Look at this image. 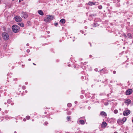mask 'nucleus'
Here are the masks:
<instances>
[{
	"instance_id": "obj_1",
	"label": "nucleus",
	"mask_w": 133,
	"mask_h": 133,
	"mask_svg": "<svg viewBox=\"0 0 133 133\" xmlns=\"http://www.w3.org/2000/svg\"><path fill=\"white\" fill-rule=\"evenodd\" d=\"M54 18V16L52 15H47L46 17L44 19V21L46 22H49Z\"/></svg>"
},
{
	"instance_id": "obj_2",
	"label": "nucleus",
	"mask_w": 133,
	"mask_h": 133,
	"mask_svg": "<svg viewBox=\"0 0 133 133\" xmlns=\"http://www.w3.org/2000/svg\"><path fill=\"white\" fill-rule=\"evenodd\" d=\"M12 29L13 32L15 33L18 32L19 30V27L16 25H13L12 27Z\"/></svg>"
},
{
	"instance_id": "obj_3",
	"label": "nucleus",
	"mask_w": 133,
	"mask_h": 133,
	"mask_svg": "<svg viewBox=\"0 0 133 133\" xmlns=\"http://www.w3.org/2000/svg\"><path fill=\"white\" fill-rule=\"evenodd\" d=\"M2 35L3 39L5 40H8L9 38V35L8 33L6 32L3 33Z\"/></svg>"
},
{
	"instance_id": "obj_4",
	"label": "nucleus",
	"mask_w": 133,
	"mask_h": 133,
	"mask_svg": "<svg viewBox=\"0 0 133 133\" xmlns=\"http://www.w3.org/2000/svg\"><path fill=\"white\" fill-rule=\"evenodd\" d=\"M21 15L22 18H26L28 16V15L27 13L24 12H22L21 13Z\"/></svg>"
},
{
	"instance_id": "obj_5",
	"label": "nucleus",
	"mask_w": 133,
	"mask_h": 133,
	"mask_svg": "<svg viewBox=\"0 0 133 133\" xmlns=\"http://www.w3.org/2000/svg\"><path fill=\"white\" fill-rule=\"evenodd\" d=\"M15 20L17 22H20L21 21L22 19L20 16H16L15 17Z\"/></svg>"
},
{
	"instance_id": "obj_6",
	"label": "nucleus",
	"mask_w": 133,
	"mask_h": 133,
	"mask_svg": "<svg viewBox=\"0 0 133 133\" xmlns=\"http://www.w3.org/2000/svg\"><path fill=\"white\" fill-rule=\"evenodd\" d=\"M124 118H123L122 119H118L117 121V123L120 125H122L124 123L125 121L124 120Z\"/></svg>"
},
{
	"instance_id": "obj_7",
	"label": "nucleus",
	"mask_w": 133,
	"mask_h": 133,
	"mask_svg": "<svg viewBox=\"0 0 133 133\" xmlns=\"http://www.w3.org/2000/svg\"><path fill=\"white\" fill-rule=\"evenodd\" d=\"M132 92V90L131 89H129L127 90L126 92V94L127 95H129L131 94Z\"/></svg>"
},
{
	"instance_id": "obj_8",
	"label": "nucleus",
	"mask_w": 133,
	"mask_h": 133,
	"mask_svg": "<svg viewBox=\"0 0 133 133\" xmlns=\"http://www.w3.org/2000/svg\"><path fill=\"white\" fill-rule=\"evenodd\" d=\"M107 125V123L105 122H103L101 124V127L102 128H105L106 127Z\"/></svg>"
},
{
	"instance_id": "obj_9",
	"label": "nucleus",
	"mask_w": 133,
	"mask_h": 133,
	"mask_svg": "<svg viewBox=\"0 0 133 133\" xmlns=\"http://www.w3.org/2000/svg\"><path fill=\"white\" fill-rule=\"evenodd\" d=\"M131 101L130 99H127L125 100V103L127 104V105H128L131 102Z\"/></svg>"
},
{
	"instance_id": "obj_10",
	"label": "nucleus",
	"mask_w": 133,
	"mask_h": 133,
	"mask_svg": "<svg viewBox=\"0 0 133 133\" xmlns=\"http://www.w3.org/2000/svg\"><path fill=\"white\" fill-rule=\"evenodd\" d=\"M130 113V110H128L125 111V115H128Z\"/></svg>"
},
{
	"instance_id": "obj_11",
	"label": "nucleus",
	"mask_w": 133,
	"mask_h": 133,
	"mask_svg": "<svg viewBox=\"0 0 133 133\" xmlns=\"http://www.w3.org/2000/svg\"><path fill=\"white\" fill-rule=\"evenodd\" d=\"M100 115L102 116H107L106 113L104 111H102L100 113Z\"/></svg>"
},
{
	"instance_id": "obj_12",
	"label": "nucleus",
	"mask_w": 133,
	"mask_h": 133,
	"mask_svg": "<svg viewBox=\"0 0 133 133\" xmlns=\"http://www.w3.org/2000/svg\"><path fill=\"white\" fill-rule=\"evenodd\" d=\"M38 12L39 14L41 15L42 16L44 15L43 11L41 10H38Z\"/></svg>"
},
{
	"instance_id": "obj_13",
	"label": "nucleus",
	"mask_w": 133,
	"mask_h": 133,
	"mask_svg": "<svg viewBox=\"0 0 133 133\" xmlns=\"http://www.w3.org/2000/svg\"><path fill=\"white\" fill-rule=\"evenodd\" d=\"M96 3H93L91 2H89L88 3V4L90 5H96Z\"/></svg>"
},
{
	"instance_id": "obj_14",
	"label": "nucleus",
	"mask_w": 133,
	"mask_h": 133,
	"mask_svg": "<svg viewBox=\"0 0 133 133\" xmlns=\"http://www.w3.org/2000/svg\"><path fill=\"white\" fill-rule=\"evenodd\" d=\"M18 24L19 25H20V26L22 27H24V24L23 23H18Z\"/></svg>"
},
{
	"instance_id": "obj_15",
	"label": "nucleus",
	"mask_w": 133,
	"mask_h": 133,
	"mask_svg": "<svg viewBox=\"0 0 133 133\" xmlns=\"http://www.w3.org/2000/svg\"><path fill=\"white\" fill-rule=\"evenodd\" d=\"M79 123L82 124H84L85 123V122L83 120H80L79 121Z\"/></svg>"
},
{
	"instance_id": "obj_16",
	"label": "nucleus",
	"mask_w": 133,
	"mask_h": 133,
	"mask_svg": "<svg viewBox=\"0 0 133 133\" xmlns=\"http://www.w3.org/2000/svg\"><path fill=\"white\" fill-rule=\"evenodd\" d=\"M60 21L61 22L63 23H65V20L63 19H61Z\"/></svg>"
},
{
	"instance_id": "obj_17",
	"label": "nucleus",
	"mask_w": 133,
	"mask_h": 133,
	"mask_svg": "<svg viewBox=\"0 0 133 133\" xmlns=\"http://www.w3.org/2000/svg\"><path fill=\"white\" fill-rule=\"evenodd\" d=\"M127 36L129 38H131L132 37V36L131 34L130 33H128L127 34Z\"/></svg>"
},
{
	"instance_id": "obj_18",
	"label": "nucleus",
	"mask_w": 133,
	"mask_h": 133,
	"mask_svg": "<svg viewBox=\"0 0 133 133\" xmlns=\"http://www.w3.org/2000/svg\"><path fill=\"white\" fill-rule=\"evenodd\" d=\"M71 106V104L70 103H68L67 104V106L70 107Z\"/></svg>"
},
{
	"instance_id": "obj_19",
	"label": "nucleus",
	"mask_w": 133,
	"mask_h": 133,
	"mask_svg": "<svg viewBox=\"0 0 133 133\" xmlns=\"http://www.w3.org/2000/svg\"><path fill=\"white\" fill-rule=\"evenodd\" d=\"M114 112L115 113V114H117L118 113V110H114Z\"/></svg>"
},
{
	"instance_id": "obj_20",
	"label": "nucleus",
	"mask_w": 133,
	"mask_h": 133,
	"mask_svg": "<svg viewBox=\"0 0 133 133\" xmlns=\"http://www.w3.org/2000/svg\"><path fill=\"white\" fill-rule=\"evenodd\" d=\"M98 8L99 9H101L102 8V7L101 5H99L98 7Z\"/></svg>"
},
{
	"instance_id": "obj_21",
	"label": "nucleus",
	"mask_w": 133,
	"mask_h": 133,
	"mask_svg": "<svg viewBox=\"0 0 133 133\" xmlns=\"http://www.w3.org/2000/svg\"><path fill=\"white\" fill-rule=\"evenodd\" d=\"M26 118L27 119H29L30 118V117L29 116H27L26 117Z\"/></svg>"
},
{
	"instance_id": "obj_22",
	"label": "nucleus",
	"mask_w": 133,
	"mask_h": 133,
	"mask_svg": "<svg viewBox=\"0 0 133 133\" xmlns=\"http://www.w3.org/2000/svg\"><path fill=\"white\" fill-rule=\"evenodd\" d=\"M67 120L69 121V120L70 118V116H68L67 117Z\"/></svg>"
},
{
	"instance_id": "obj_23",
	"label": "nucleus",
	"mask_w": 133,
	"mask_h": 133,
	"mask_svg": "<svg viewBox=\"0 0 133 133\" xmlns=\"http://www.w3.org/2000/svg\"><path fill=\"white\" fill-rule=\"evenodd\" d=\"M26 51L28 52H29L30 51V50L29 49H27L26 50Z\"/></svg>"
},
{
	"instance_id": "obj_24",
	"label": "nucleus",
	"mask_w": 133,
	"mask_h": 133,
	"mask_svg": "<svg viewBox=\"0 0 133 133\" xmlns=\"http://www.w3.org/2000/svg\"><path fill=\"white\" fill-rule=\"evenodd\" d=\"M57 25H58V23H55V26H57Z\"/></svg>"
},
{
	"instance_id": "obj_25",
	"label": "nucleus",
	"mask_w": 133,
	"mask_h": 133,
	"mask_svg": "<svg viewBox=\"0 0 133 133\" xmlns=\"http://www.w3.org/2000/svg\"><path fill=\"white\" fill-rule=\"evenodd\" d=\"M116 72L115 71H113V73L114 74H116Z\"/></svg>"
},
{
	"instance_id": "obj_26",
	"label": "nucleus",
	"mask_w": 133,
	"mask_h": 133,
	"mask_svg": "<svg viewBox=\"0 0 133 133\" xmlns=\"http://www.w3.org/2000/svg\"><path fill=\"white\" fill-rule=\"evenodd\" d=\"M48 124V123L46 122L45 123V124L46 125H47Z\"/></svg>"
},
{
	"instance_id": "obj_27",
	"label": "nucleus",
	"mask_w": 133,
	"mask_h": 133,
	"mask_svg": "<svg viewBox=\"0 0 133 133\" xmlns=\"http://www.w3.org/2000/svg\"><path fill=\"white\" fill-rule=\"evenodd\" d=\"M123 114L125 116V111H124L123 113Z\"/></svg>"
},
{
	"instance_id": "obj_28",
	"label": "nucleus",
	"mask_w": 133,
	"mask_h": 133,
	"mask_svg": "<svg viewBox=\"0 0 133 133\" xmlns=\"http://www.w3.org/2000/svg\"><path fill=\"white\" fill-rule=\"evenodd\" d=\"M23 121H26V119L25 118H24V119H23Z\"/></svg>"
},
{
	"instance_id": "obj_29",
	"label": "nucleus",
	"mask_w": 133,
	"mask_h": 133,
	"mask_svg": "<svg viewBox=\"0 0 133 133\" xmlns=\"http://www.w3.org/2000/svg\"><path fill=\"white\" fill-rule=\"evenodd\" d=\"M26 45H27V46H29V44H28V43L27 44H26Z\"/></svg>"
},
{
	"instance_id": "obj_30",
	"label": "nucleus",
	"mask_w": 133,
	"mask_h": 133,
	"mask_svg": "<svg viewBox=\"0 0 133 133\" xmlns=\"http://www.w3.org/2000/svg\"><path fill=\"white\" fill-rule=\"evenodd\" d=\"M31 59H30V58H29V59H28V60H29V61H31Z\"/></svg>"
},
{
	"instance_id": "obj_31",
	"label": "nucleus",
	"mask_w": 133,
	"mask_h": 133,
	"mask_svg": "<svg viewBox=\"0 0 133 133\" xmlns=\"http://www.w3.org/2000/svg\"><path fill=\"white\" fill-rule=\"evenodd\" d=\"M114 133H118L117 132H114Z\"/></svg>"
},
{
	"instance_id": "obj_32",
	"label": "nucleus",
	"mask_w": 133,
	"mask_h": 133,
	"mask_svg": "<svg viewBox=\"0 0 133 133\" xmlns=\"http://www.w3.org/2000/svg\"><path fill=\"white\" fill-rule=\"evenodd\" d=\"M33 64L34 65H36V64H35V63H33Z\"/></svg>"
},
{
	"instance_id": "obj_33",
	"label": "nucleus",
	"mask_w": 133,
	"mask_h": 133,
	"mask_svg": "<svg viewBox=\"0 0 133 133\" xmlns=\"http://www.w3.org/2000/svg\"><path fill=\"white\" fill-rule=\"evenodd\" d=\"M77 102V101H75V103H76Z\"/></svg>"
},
{
	"instance_id": "obj_34",
	"label": "nucleus",
	"mask_w": 133,
	"mask_h": 133,
	"mask_svg": "<svg viewBox=\"0 0 133 133\" xmlns=\"http://www.w3.org/2000/svg\"><path fill=\"white\" fill-rule=\"evenodd\" d=\"M1 109L0 108V111H1Z\"/></svg>"
},
{
	"instance_id": "obj_35",
	"label": "nucleus",
	"mask_w": 133,
	"mask_h": 133,
	"mask_svg": "<svg viewBox=\"0 0 133 133\" xmlns=\"http://www.w3.org/2000/svg\"><path fill=\"white\" fill-rule=\"evenodd\" d=\"M132 122H133V119H132Z\"/></svg>"
},
{
	"instance_id": "obj_36",
	"label": "nucleus",
	"mask_w": 133,
	"mask_h": 133,
	"mask_svg": "<svg viewBox=\"0 0 133 133\" xmlns=\"http://www.w3.org/2000/svg\"><path fill=\"white\" fill-rule=\"evenodd\" d=\"M126 118H125V121H126Z\"/></svg>"
},
{
	"instance_id": "obj_37",
	"label": "nucleus",
	"mask_w": 133,
	"mask_h": 133,
	"mask_svg": "<svg viewBox=\"0 0 133 133\" xmlns=\"http://www.w3.org/2000/svg\"><path fill=\"white\" fill-rule=\"evenodd\" d=\"M20 2V0H19V2Z\"/></svg>"
},
{
	"instance_id": "obj_38",
	"label": "nucleus",
	"mask_w": 133,
	"mask_h": 133,
	"mask_svg": "<svg viewBox=\"0 0 133 133\" xmlns=\"http://www.w3.org/2000/svg\"><path fill=\"white\" fill-rule=\"evenodd\" d=\"M125 133H126V132H125Z\"/></svg>"
}]
</instances>
